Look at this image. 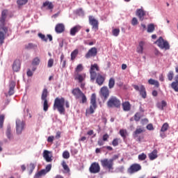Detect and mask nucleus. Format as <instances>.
<instances>
[{
    "instance_id": "obj_38",
    "label": "nucleus",
    "mask_w": 178,
    "mask_h": 178,
    "mask_svg": "<svg viewBox=\"0 0 178 178\" xmlns=\"http://www.w3.org/2000/svg\"><path fill=\"white\" fill-rule=\"evenodd\" d=\"M34 169H35V165H34V163H31L29 164V168H28L29 175H31V173H33V172H34Z\"/></svg>"
},
{
    "instance_id": "obj_36",
    "label": "nucleus",
    "mask_w": 178,
    "mask_h": 178,
    "mask_svg": "<svg viewBox=\"0 0 178 178\" xmlns=\"http://www.w3.org/2000/svg\"><path fill=\"white\" fill-rule=\"evenodd\" d=\"M169 130V124L168 122L164 123L160 130L161 132L168 131Z\"/></svg>"
},
{
    "instance_id": "obj_23",
    "label": "nucleus",
    "mask_w": 178,
    "mask_h": 178,
    "mask_svg": "<svg viewBox=\"0 0 178 178\" xmlns=\"http://www.w3.org/2000/svg\"><path fill=\"white\" fill-rule=\"evenodd\" d=\"M74 79L78 80L79 83H83L86 80V74H74Z\"/></svg>"
},
{
    "instance_id": "obj_62",
    "label": "nucleus",
    "mask_w": 178,
    "mask_h": 178,
    "mask_svg": "<svg viewBox=\"0 0 178 178\" xmlns=\"http://www.w3.org/2000/svg\"><path fill=\"white\" fill-rule=\"evenodd\" d=\"M160 137L161 138H166V134H165V132H161L160 133Z\"/></svg>"
},
{
    "instance_id": "obj_64",
    "label": "nucleus",
    "mask_w": 178,
    "mask_h": 178,
    "mask_svg": "<svg viewBox=\"0 0 178 178\" xmlns=\"http://www.w3.org/2000/svg\"><path fill=\"white\" fill-rule=\"evenodd\" d=\"M27 76H29V77H31V76H33V72L30 70H28Z\"/></svg>"
},
{
    "instance_id": "obj_31",
    "label": "nucleus",
    "mask_w": 178,
    "mask_h": 178,
    "mask_svg": "<svg viewBox=\"0 0 178 178\" xmlns=\"http://www.w3.org/2000/svg\"><path fill=\"white\" fill-rule=\"evenodd\" d=\"M11 131H12V130L10 128V126H8L6 131V135L7 138H8V140H12L13 136H12Z\"/></svg>"
},
{
    "instance_id": "obj_10",
    "label": "nucleus",
    "mask_w": 178,
    "mask_h": 178,
    "mask_svg": "<svg viewBox=\"0 0 178 178\" xmlns=\"http://www.w3.org/2000/svg\"><path fill=\"white\" fill-rule=\"evenodd\" d=\"M51 169H52V164H48L45 169H42L40 171L38 172L35 175V178H40L41 176H45L47 173H49V172H51Z\"/></svg>"
},
{
    "instance_id": "obj_16",
    "label": "nucleus",
    "mask_w": 178,
    "mask_h": 178,
    "mask_svg": "<svg viewBox=\"0 0 178 178\" xmlns=\"http://www.w3.org/2000/svg\"><path fill=\"white\" fill-rule=\"evenodd\" d=\"M144 131H145V129H144V128H137L133 133L134 138H137V141L141 143V137L138 136V135L141 134V133H144Z\"/></svg>"
},
{
    "instance_id": "obj_9",
    "label": "nucleus",
    "mask_w": 178,
    "mask_h": 178,
    "mask_svg": "<svg viewBox=\"0 0 178 178\" xmlns=\"http://www.w3.org/2000/svg\"><path fill=\"white\" fill-rule=\"evenodd\" d=\"M141 169V165L138 163H134L131 165L130 167L127 169V172L129 175H134V173H137V172H140Z\"/></svg>"
},
{
    "instance_id": "obj_54",
    "label": "nucleus",
    "mask_w": 178,
    "mask_h": 178,
    "mask_svg": "<svg viewBox=\"0 0 178 178\" xmlns=\"http://www.w3.org/2000/svg\"><path fill=\"white\" fill-rule=\"evenodd\" d=\"M109 138V135L108 134H105L103 135L102 140L103 141H108V139Z\"/></svg>"
},
{
    "instance_id": "obj_3",
    "label": "nucleus",
    "mask_w": 178,
    "mask_h": 178,
    "mask_svg": "<svg viewBox=\"0 0 178 178\" xmlns=\"http://www.w3.org/2000/svg\"><path fill=\"white\" fill-rule=\"evenodd\" d=\"M65 108H70V104L69 101H65L63 97L59 98L56 97L54 100L53 109H57V111L60 113V115H65Z\"/></svg>"
},
{
    "instance_id": "obj_37",
    "label": "nucleus",
    "mask_w": 178,
    "mask_h": 178,
    "mask_svg": "<svg viewBox=\"0 0 178 178\" xmlns=\"http://www.w3.org/2000/svg\"><path fill=\"white\" fill-rule=\"evenodd\" d=\"M155 31V26L154 24H149L147 26V33H154Z\"/></svg>"
},
{
    "instance_id": "obj_59",
    "label": "nucleus",
    "mask_w": 178,
    "mask_h": 178,
    "mask_svg": "<svg viewBox=\"0 0 178 178\" xmlns=\"http://www.w3.org/2000/svg\"><path fill=\"white\" fill-rule=\"evenodd\" d=\"M146 129H147V130H154V125L149 124L147 125Z\"/></svg>"
},
{
    "instance_id": "obj_8",
    "label": "nucleus",
    "mask_w": 178,
    "mask_h": 178,
    "mask_svg": "<svg viewBox=\"0 0 178 178\" xmlns=\"http://www.w3.org/2000/svg\"><path fill=\"white\" fill-rule=\"evenodd\" d=\"M155 44H157L158 47L161 48V49H170V45L169 44V42L168 40H165L163 38L159 37V38L156 41Z\"/></svg>"
},
{
    "instance_id": "obj_26",
    "label": "nucleus",
    "mask_w": 178,
    "mask_h": 178,
    "mask_svg": "<svg viewBox=\"0 0 178 178\" xmlns=\"http://www.w3.org/2000/svg\"><path fill=\"white\" fill-rule=\"evenodd\" d=\"M149 158L150 161H154V159H156V158H158V150L154 149L152 152L149 154Z\"/></svg>"
},
{
    "instance_id": "obj_41",
    "label": "nucleus",
    "mask_w": 178,
    "mask_h": 178,
    "mask_svg": "<svg viewBox=\"0 0 178 178\" xmlns=\"http://www.w3.org/2000/svg\"><path fill=\"white\" fill-rule=\"evenodd\" d=\"M3 122H5V115H0V129L3 128Z\"/></svg>"
},
{
    "instance_id": "obj_28",
    "label": "nucleus",
    "mask_w": 178,
    "mask_h": 178,
    "mask_svg": "<svg viewBox=\"0 0 178 178\" xmlns=\"http://www.w3.org/2000/svg\"><path fill=\"white\" fill-rule=\"evenodd\" d=\"M38 46L34 43H28L25 44V49H37Z\"/></svg>"
},
{
    "instance_id": "obj_58",
    "label": "nucleus",
    "mask_w": 178,
    "mask_h": 178,
    "mask_svg": "<svg viewBox=\"0 0 178 178\" xmlns=\"http://www.w3.org/2000/svg\"><path fill=\"white\" fill-rule=\"evenodd\" d=\"M9 95H13L15 94V89L10 88L8 90Z\"/></svg>"
},
{
    "instance_id": "obj_24",
    "label": "nucleus",
    "mask_w": 178,
    "mask_h": 178,
    "mask_svg": "<svg viewBox=\"0 0 178 178\" xmlns=\"http://www.w3.org/2000/svg\"><path fill=\"white\" fill-rule=\"evenodd\" d=\"M145 45V42H144V41H140L139 42L138 46L136 48V52L138 54H143L144 52V46Z\"/></svg>"
},
{
    "instance_id": "obj_46",
    "label": "nucleus",
    "mask_w": 178,
    "mask_h": 178,
    "mask_svg": "<svg viewBox=\"0 0 178 178\" xmlns=\"http://www.w3.org/2000/svg\"><path fill=\"white\" fill-rule=\"evenodd\" d=\"M29 2V0H17V3L19 6H23V5H26Z\"/></svg>"
},
{
    "instance_id": "obj_29",
    "label": "nucleus",
    "mask_w": 178,
    "mask_h": 178,
    "mask_svg": "<svg viewBox=\"0 0 178 178\" xmlns=\"http://www.w3.org/2000/svg\"><path fill=\"white\" fill-rule=\"evenodd\" d=\"M42 6H43V8L47 7V9H49V10L54 9V4L52 3V2L45 1L44 3H43Z\"/></svg>"
},
{
    "instance_id": "obj_55",
    "label": "nucleus",
    "mask_w": 178,
    "mask_h": 178,
    "mask_svg": "<svg viewBox=\"0 0 178 178\" xmlns=\"http://www.w3.org/2000/svg\"><path fill=\"white\" fill-rule=\"evenodd\" d=\"M97 144H98V145H99V147H102V145H104V144H105V141H104L103 139H99L97 141Z\"/></svg>"
},
{
    "instance_id": "obj_4",
    "label": "nucleus",
    "mask_w": 178,
    "mask_h": 178,
    "mask_svg": "<svg viewBox=\"0 0 178 178\" xmlns=\"http://www.w3.org/2000/svg\"><path fill=\"white\" fill-rule=\"evenodd\" d=\"M100 162L102 168L106 169V170H108V173H113V165H115V163L111 159H102Z\"/></svg>"
},
{
    "instance_id": "obj_30",
    "label": "nucleus",
    "mask_w": 178,
    "mask_h": 178,
    "mask_svg": "<svg viewBox=\"0 0 178 178\" xmlns=\"http://www.w3.org/2000/svg\"><path fill=\"white\" fill-rule=\"evenodd\" d=\"M119 133L121 137H122L123 140H126L127 136H129L127 129H120Z\"/></svg>"
},
{
    "instance_id": "obj_49",
    "label": "nucleus",
    "mask_w": 178,
    "mask_h": 178,
    "mask_svg": "<svg viewBox=\"0 0 178 178\" xmlns=\"http://www.w3.org/2000/svg\"><path fill=\"white\" fill-rule=\"evenodd\" d=\"M140 119H141V113H136L135 115H134V120L136 122H140Z\"/></svg>"
},
{
    "instance_id": "obj_7",
    "label": "nucleus",
    "mask_w": 178,
    "mask_h": 178,
    "mask_svg": "<svg viewBox=\"0 0 178 178\" xmlns=\"http://www.w3.org/2000/svg\"><path fill=\"white\" fill-rule=\"evenodd\" d=\"M120 105H122V104L120 99L116 97H110L107 102V106L108 108H120Z\"/></svg>"
},
{
    "instance_id": "obj_14",
    "label": "nucleus",
    "mask_w": 178,
    "mask_h": 178,
    "mask_svg": "<svg viewBox=\"0 0 178 178\" xmlns=\"http://www.w3.org/2000/svg\"><path fill=\"white\" fill-rule=\"evenodd\" d=\"M89 24H90V26H92V29L95 30V31H97L99 29L98 26L99 24V22H98V20L95 19L94 16L92 15L89 16Z\"/></svg>"
},
{
    "instance_id": "obj_25",
    "label": "nucleus",
    "mask_w": 178,
    "mask_h": 178,
    "mask_svg": "<svg viewBox=\"0 0 178 178\" xmlns=\"http://www.w3.org/2000/svg\"><path fill=\"white\" fill-rule=\"evenodd\" d=\"M122 109L124 111V112H129L130 109H131V104H130V102H125L122 104Z\"/></svg>"
},
{
    "instance_id": "obj_33",
    "label": "nucleus",
    "mask_w": 178,
    "mask_h": 178,
    "mask_svg": "<svg viewBox=\"0 0 178 178\" xmlns=\"http://www.w3.org/2000/svg\"><path fill=\"white\" fill-rule=\"evenodd\" d=\"M148 83L150 86H155L157 88L159 87V82L155 79H150L148 80Z\"/></svg>"
},
{
    "instance_id": "obj_18",
    "label": "nucleus",
    "mask_w": 178,
    "mask_h": 178,
    "mask_svg": "<svg viewBox=\"0 0 178 178\" xmlns=\"http://www.w3.org/2000/svg\"><path fill=\"white\" fill-rule=\"evenodd\" d=\"M55 31L57 34H62L65 31V24L62 23L57 24L55 26Z\"/></svg>"
},
{
    "instance_id": "obj_44",
    "label": "nucleus",
    "mask_w": 178,
    "mask_h": 178,
    "mask_svg": "<svg viewBox=\"0 0 178 178\" xmlns=\"http://www.w3.org/2000/svg\"><path fill=\"white\" fill-rule=\"evenodd\" d=\"M62 166H63L64 170H65V172H67V173H69V172H70V168H69V166L67 165L66 162L63 161L62 163Z\"/></svg>"
},
{
    "instance_id": "obj_47",
    "label": "nucleus",
    "mask_w": 178,
    "mask_h": 178,
    "mask_svg": "<svg viewBox=\"0 0 178 178\" xmlns=\"http://www.w3.org/2000/svg\"><path fill=\"white\" fill-rule=\"evenodd\" d=\"M112 33H113V35H114V37H118V35H119V34H120V29H114L113 30Z\"/></svg>"
},
{
    "instance_id": "obj_20",
    "label": "nucleus",
    "mask_w": 178,
    "mask_h": 178,
    "mask_svg": "<svg viewBox=\"0 0 178 178\" xmlns=\"http://www.w3.org/2000/svg\"><path fill=\"white\" fill-rule=\"evenodd\" d=\"M80 30H81V26L80 25H76L70 29V34L74 37Z\"/></svg>"
},
{
    "instance_id": "obj_5",
    "label": "nucleus",
    "mask_w": 178,
    "mask_h": 178,
    "mask_svg": "<svg viewBox=\"0 0 178 178\" xmlns=\"http://www.w3.org/2000/svg\"><path fill=\"white\" fill-rule=\"evenodd\" d=\"M72 95L76 98V99H80L81 98V102L82 104H86L87 102V97H86V95L80 90L79 88H76L72 90Z\"/></svg>"
},
{
    "instance_id": "obj_13",
    "label": "nucleus",
    "mask_w": 178,
    "mask_h": 178,
    "mask_svg": "<svg viewBox=\"0 0 178 178\" xmlns=\"http://www.w3.org/2000/svg\"><path fill=\"white\" fill-rule=\"evenodd\" d=\"M134 88L136 91H139L142 98H147V91L145 90V87L143 85H141L140 87L137 85H134Z\"/></svg>"
},
{
    "instance_id": "obj_32",
    "label": "nucleus",
    "mask_w": 178,
    "mask_h": 178,
    "mask_svg": "<svg viewBox=\"0 0 178 178\" xmlns=\"http://www.w3.org/2000/svg\"><path fill=\"white\" fill-rule=\"evenodd\" d=\"M84 70V67H83L82 64H79L75 68L74 74H80L81 72H83Z\"/></svg>"
},
{
    "instance_id": "obj_51",
    "label": "nucleus",
    "mask_w": 178,
    "mask_h": 178,
    "mask_svg": "<svg viewBox=\"0 0 178 178\" xmlns=\"http://www.w3.org/2000/svg\"><path fill=\"white\" fill-rule=\"evenodd\" d=\"M63 158H64V159H69V158H70V153H69L67 151L63 152Z\"/></svg>"
},
{
    "instance_id": "obj_6",
    "label": "nucleus",
    "mask_w": 178,
    "mask_h": 178,
    "mask_svg": "<svg viewBox=\"0 0 178 178\" xmlns=\"http://www.w3.org/2000/svg\"><path fill=\"white\" fill-rule=\"evenodd\" d=\"M97 109V95L95 93L92 94L90 98V106L89 109H86V115L88 113L89 115H92L94 113V111Z\"/></svg>"
},
{
    "instance_id": "obj_2",
    "label": "nucleus",
    "mask_w": 178,
    "mask_h": 178,
    "mask_svg": "<svg viewBox=\"0 0 178 178\" xmlns=\"http://www.w3.org/2000/svg\"><path fill=\"white\" fill-rule=\"evenodd\" d=\"M97 72H99V67L98 66V64L95 63L91 65L90 70V80L91 81H94L96 79L97 84L99 86H102V84H104V81H105V77L99 73L97 74Z\"/></svg>"
},
{
    "instance_id": "obj_42",
    "label": "nucleus",
    "mask_w": 178,
    "mask_h": 178,
    "mask_svg": "<svg viewBox=\"0 0 178 178\" xmlns=\"http://www.w3.org/2000/svg\"><path fill=\"white\" fill-rule=\"evenodd\" d=\"M109 88H113L115 87V79L111 78L108 81Z\"/></svg>"
},
{
    "instance_id": "obj_45",
    "label": "nucleus",
    "mask_w": 178,
    "mask_h": 178,
    "mask_svg": "<svg viewBox=\"0 0 178 178\" xmlns=\"http://www.w3.org/2000/svg\"><path fill=\"white\" fill-rule=\"evenodd\" d=\"M138 159L139 161H145L147 159V154H145V153L139 154L138 156Z\"/></svg>"
},
{
    "instance_id": "obj_63",
    "label": "nucleus",
    "mask_w": 178,
    "mask_h": 178,
    "mask_svg": "<svg viewBox=\"0 0 178 178\" xmlns=\"http://www.w3.org/2000/svg\"><path fill=\"white\" fill-rule=\"evenodd\" d=\"M60 134H60V131H57L55 138H56L57 140H59V138L60 137Z\"/></svg>"
},
{
    "instance_id": "obj_56",
    "label": "nucleus",
    "mask_w": 178,
    "mask_h": 178,
    "mask_svg": "<svg viewBox=\"0 0 178 178\" xmlns=\"http://www.w3.org/2000/svg\"><path fill=\"white\" fill-rule=\"evenodd\" d=\"M9 87H10V88H14L15 89V87H16V83L15 81H12L10 83Z\"/></svg>"
},
{
    "instance_id": "obj_52",
    "label": "nucleus",
    "mask_w": 178,
    "mask_h": 178,
    "mask_svg": "<svg viewBox=\"0 0 178 178\" xmlns=\"http://www.w3.org/2000/svg\"><path fill=\"white\" fill-rule=\"evenodd\" d=\"M132 26H137L138 24V20L136 17H134L131 21Z\"/></svg>"
},
{
    "instance_id": "obj_53",
    "label": "nucleus",
    "mask_w": 178,
    "mask_h": 178,
    "mask_svg": "<svg viewBox=\"0 0 178 178\" xmlns=\"http://www.w3.org/2000/svg\"><path fill=\"white\" fill-rule=\"evenodd\" d=\"M47 66L48 67H52L54 66V60L52 58H50L48 60Z\"/></svg>"
},
{
    "instance_id": "obj_40",
    "label": "nucleus",
    "mask_w": 178,
    "mask_h": 178,
    "mask_svg": "<svg viewBox=\"0 0 178 178\" xmlns=\"http://www.w3.org/2000/svg\"><path fill=\"white\" fill-rule=\"evenodd\" d=\"M167 77L169 81H172L173 77H175V72H173V71H170L167 74Z\"/></svg>"
},
{
    "instance_id": "obj_60",
    "label": "nucleus",
    "mask_w": 178,
    "mask_h": 178,
    "mask_svg": "<svg viewBox=\"0 0 178 178\" xmlns=\"http://www.w3.org/2000/svg\"><path fill=\"white\" fill-rule=\"evenodd\" d=\"M161 104V111H163V108L167 105L166 102H165V100H163Z\"/></svg>"
},
{
    "instance_id": "obj_22",
    "label": "nucleus",
    "mask_w": 178,
    "mask_h": 178,
    "mask_svg": "<svg viewBox=\"0 0 178 178\" xmlns=\"http://www.w3.org/2000/svg\"><path fill=\"white\" fill-rule=\"evenodd\" d=\"M51 152L48 150H44L43 158L45 159L46 162H52V156H49Z\"/></svg>"
},
{
    "instance_id": "obj_39",
    "label": "nucleus",
    "mask_w": 178,
    "mask_h": 178,
    "mask_svg": "<svg viewBox=\"0 0 178 178\" xmlns=\"http://www.w3.org/2000/svg\"><path fill=\"white\" fill-rule=\"evenodd\" d=\"M43 102V111L44 112H47L48 111V108H49V104H48V100H42Z\"/></svg>"
},
{
    "instance_id": "obj_15",
    "label": "nucleus",
    "mask_w": 178,
    "mask_h": 178,
    "mask_svg": "<svg viewBox=\"0 0 178 178\" xmlns=\"http://www.w3.org/2000/svg\"><path fill=\"white\" fill-rule=\"evenodd\" d=\"M90 173H99L101 170V167L99 166V163L95 162L92 163L89 168Z\"/></svg>"
},
{
    "instance_id": "obj_61",
    "label": "nucleus",
    "mask_w": 178,
    "mask_h": 178,
    "mask_svg": "<svg viewBox=\"0 0 178 178\" xmlns=\"http://www.w3.org/2000/svg\"><path fill=\"white\" fill-rule=\"evenodd\" d=\"M119 159V154H115L112 159H110L111 161H113V162H114V161H116V159Z\"/></svg>"
},
{
    "instance_id": "obj_19",
    "label": "nucleus",
    "mask_w": 178,
    "mask_h": 178,
    "mask_svg": "<svg viewBox=\"0 0 178 178\" xmlns=\"http://www.w3.org/2000/svg\"><path fill=\"white\" fill-rule=\"evenodd\" d=\"M101 95L104 97V99H107L108 97H109V89L108 87L104 86L100 90Z\"/></svg>"
},
{
    "instance_id": "obj_34",
    "label": "nucleus",
    "mask_w": 178,
    "mask_h": 178,
    "mask_svg": "<svg viewBox=\"0 0 178 178\" xmlns=\"http://www.w3.org/2000/svg\"><path fill=\"white\" fill-rule=\"evenodd\" d=\"M77 55H79V49H75L71 53V60H74L76 58H77Z\"/></svg>"
},
{
    "instance_id": "obj_1",
    "label": "nucleus",
    "mask_w": 178,
    "mask_h": 178,
    "mask_svg": "<svg viewBox=\"0 0 178 178\" xmlns=\"http://www.w3.org/2000/svg\"><path fill=\"white\" fill-rule=\"evenodd\" d=\"M8 10L6 9L3 10L0 17V45H3L5 43L6 33H8V27L5 26V24H6V18L8 17Z\"/></svg>"
},
{
    "instance_id": "obj_50",
    "label": "nucleus",
    "mask_w": 178,
    "mask_h": 178,
    "mask_svg": "<svg viewBox=\"0 0 178 178\" xmlns=\"http://www.w3.org/2000/svg\"><path fill=\"white\" fill-rule=\"evenodd\" d=\"M38 38H41V40L42 41H45V42H47L48 41V38H47V37H45V35H44L42 33H38Z\"/></svg>"
},
{
    "instance_id": "obj_17",
    "label": "nucleus",
    "mask_w": 178,
    "mask_h": 178,
    "mask_svg": "<svg viewBox=\"0 0 178 178\" xmlns=\"http://www.w3.org/2000/svg\"><path fill=\"white\" fill-rule=\"evenodd\" d=\"M22 63H20V60H15L13 63V72H17L20 71Z\"/></svg>"
},
{
    "instance_id": "obj_11",
    "label": "nucleus",
    "mask_w": 178,
    "mask_h": 178,
    "mask_svg": "<svg viewBox=\"0 0 178 178\" xmlns=\"http://www.w3.org/2000/svg\"><path fill=\"white\" fill-rule=\"evenodd\" d=\"M25 123L23 120L17 119L16 120V131L17 134H22V131L24 130Z\"/></svg>"
},
{
    "instance_id": "obj_57",
    "label": "nucleus",
    "mask_w": 178,
    "mask_h": 178,
    "mask_svg": "<svg viewBox=\"0 0 178 178\" xmlns=\"http://www.w3.org/2000/svg\"><path fill=\"white\" fill-rule=\"evenodd\" d=\"M54 138H55V137L54 136H49L47 138L48 143H54Z\"/></svg>"
},
{
    "instance_id": "obj_35",
    "label": "nucleus",
    "mask_w": 178,
    "mask_h": 178,
    "mask_svg": "<svg viewBox=\"0 0 178 178\" xmlns=\"http://www.w3.org/2000/svg\"><path fill=\"white\" fill-rule=\"evenodd\" d=\"M171 87L176 92H178V80L171 83Z\"/></svg>"
},
{
    "instance_id": "obj_21",
    "label": "nucleus",
    "mask_w": 178,
    "mask_h": 178,
    "mask_svg": "<svg viewBox=\"0 0 178 178\" xmlns=\"http://www.w3.org/2000/svg\"><path fill=\"white\" fill-rule=\"evenodd\" d=\"M146 13L143 9H138L136 10V16H138L139 20L143 22L144 20V17L145 16Z\"/></svg>"
},
{
    "instance_id": "obj_27",
    "label": "nucleus",
    "mask_w": 178,
    "mask_h": 178,
    "mask_svg": "<svg viewBox=\"0 0 178 178\" xmlns=\"http://www.w3.org/2000/svg\"><path fill=\"white\" fill-rule=\"evenodd\" d=\"M48 97V89L44 88L42 90V96H41V99L42 101H45L47 100V98Z\"/></svg>"
},
{
    "instance_id": "obj_43",
    "label": "nucleus",
    "mask_w": 178,
    "mask_h": 178,
    "mask_svg": "<svg viewBox=\"0 0 178 178\" xmlns=\"http://www.w3.org/2000/svg\"><path fill=\"white\" fill-rule=\"evenodd\" d=\"M40 62H41V60L38 58V57H36L33 60L32 65L33 66H38V65H40Z\"/></svg>"
},
{
    "instance_id": "obj_48",
    "label": "nucleus",
    "mask_w": 178,
    "mask_h": 178,
    "mask_svg": "<svg viewBox=\"0 0 178 178\" xmlns=\"http://www.w3.org/2000/svg\"><path fill=\"white\" fill-rule=\"evenodd\" d=\"M119 140H120V138H114L112 141V145L113 147H118V145H119Z\"/></svg>"
},
{
    "instance_id": "obj_12",
    "label": "nucleus",
    "mask_w": 178,
    "mask_h": 178,
    "mask_svg": "<svg viewBox=\"0 0 178 178\" xmlns=\"http://www.w3.org/2000/svg\"><path fill=\"white\" fill-rule=\"evenodd\" d=\"M98 54V50L97 47H92L90 48L87 54L85 55V58L86 59H90V58H95Z\"/></svg>"
}]
</instances>
